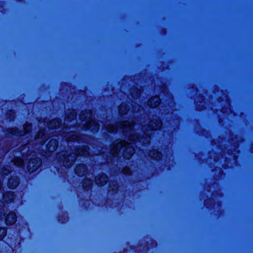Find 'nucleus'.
<instances>
[{
    "mask_svg": "<svg viewBox=\"0 0 253 253\" xmlns=\"http://www.w3.org/2000/svg\"><path fill=\"white\" fill-rule=\"evenodd\" d=\"M57 147V141L55 139H51L48 143L47 148L49 152L54 151Z\"/></svg>",
    "mask_w": 253,
    "mask_h": 253,
    "instance_id": "nucleus-9",
    "label": "nucleus"
},
{
    "mask_svg": "<svg viewBox=\"0 0 253 253\" xmlns=\"http://www.w3.org/2000/svg\"><path fill=\"white\" fill-rule=\"evenodd\" d=\"M139 108H140V107L139 106H138V109H137L138 111L140 110Z\"/></svg>",
    "mask_w": 253,
    "mask_h": 253,
    "instance_id": "nucleus-28",
    "label": "nucleus"
},
{
    "mask_svg": "<svg viewBox=\"0 0 253 253\" xmlns=\"http://www.w3.org/2000/svg\"><path fill=\"white\" fill-rule=\"evenodd\" d=\"M14 165L17 166H22L23 164V161L20 158H16L14 160Z\"/></svg>",
    "mask_w": 253,
    "mask_h": 253,
    "instance_id": "nucleus-22",
    "label": "nucleus"
},
{
    "mask_svg": "<svg viewBox=\"0 0 253 253\" xmlns=\"http://www.w3.org/2000/svg\"><path fill=\"white\" fill-rule=\"evenodd\" d=\"M123 151V155L126 159H129L134 154V150L130 143L126 141H115L111 149V153L114 157H116L118 153Z\"/></svg>",
    "mask_w": 253,
    "mask_h": 253,
    "instance_id": "nucleus-1",
    "label": "nucleus"
},
{
    "mask_svg": "<svg viewBox=\"0 0 253 253\" xmlns=\"http://www.w3.org/2000/svg\"><path fill=\"white\" fill-rule=\"evenodd\" d=\"M64 159L65 160V164H64V165L65 167H69L72 165V163L75 161V158L74 156H69L68 158L66 157Z\"/></svg>",
    "mask_w": 253,
    "mask_h": 253,
    "instance_id": "nucleus-18",
    "label": "nucleus"
},
{
    "mask_svg": "<svg viewBox=\"0 0 253 253\" xmlns=\"http://www.w3.org/2000/svg\"><path fill=\"white\" fill-rule=\"evenodd\" d=\"M43 137V139H45L46 137L44 135V132L43 131H40L38 134V135L37 136V138H39L40 137Z\"/></svg>",
    "mask_w": 253,
    "mask_h": 253,
    "instance_id": "nucleus-27",
    "label": "nucleus"
},
{
    "mask_svg": "<svg viewBox=\"0 0 253 253\" xmlns=\"http://www.w3.org/2000/svg\"><path fill=\"white\" fill-rule=\"evenodd\" d=\"M76 153L77 155L86 156L88 154V148L86 146H84L77 151Z\"/></svg>",
    "mask_w": 253,
    "mask_h": 253,
    "instance_id": "nucleus-16",
    "label": "nucleus"
},
{
    "mask_svg": "<svg viewBox=\"0 0 253 253\" xmlns=\"http://www.w3.org/2000/svg\"><path fill=\"white\" fill-rule=\"evenodd\" d=\"M76 117V113L74 111H72L71 112V115L69 116L66 119V121H69L71 120H73Z\"/></svg>",
    "mask_w": 253,
    "mask_h": 253,
    "instance_id": "nucleus-23",
    "label": "nucleus"
},
{
    "mask_svg": "<svg viewBox=\"0 0 253 253\" xmlns=\"http://www.w3.org/2000/svg\"><path fill=\"white\" fill-rule=\"evenodd\" d=\"M133 123L129 122H125L120 124L118 126H120V128L122 130L125 135L128 137V139L129 140L134 141L136 138H137V136H136V134L134 132V130L132 129V126Z\"/></svg>",
    "mask_w": 253,
    "mask_h": 253,
    "instance_id": "nucleus-3",
    "label": "nucleus"
},
{
    "mask_svg": "<svg viewBox=\"0 0 253 253\" xmlns=\"http://www.w3.org/2000/svg\"><path fill=\"white\" fill-rule=\"evenodd\" d=\"M41 165V161L39 159L31 160L29 163L27 168L30 171L36 170Z\"/></svg>",
    "mask_w": 253,
    "mask_h": 253,
    "instance_id": "nucleus-4",
    "label": "nucleus"
},
{
    "mask_svg": "<svg viewBox=\"0 0 253 253\" xmlns=\"http://www.w3.org/2000/svg\"><path fill=\"white\" fill-rule=\"evenodd\" d=\"M134 91L136 92V94H134L133 93V90H132L131 91V96L133 97V98H137V97H138L140 95V91L137 90V89H135L134 90Z\"/></svg>",
    "mask_w": 253,
    "mask_h": 253,
    "instance_id": "nucleus-26",
    "label": "nucleus"
},
{
    "mask_svg": "<svg viewBox=\"0 0 253 253\" xmlns=\"http://www.w3.org/2000/svg\"><path fill=\"white\" fill-rule=\"evenodd\" d=\"M18 181L16 178H10L8 182V186L12 189L15 188L18 185Z\"/></svg>",
    "mask_w": 253,
    "mask_h": 253,
    "instance_id": "nucleus-13",
    "label": "nucleus"
},
{
    "mask_svg": "<svg viewBox=\"0 0 253 253\" xmlns=\"http://www.w3.org/2000/svg\"><path fill=\"white\" fill-rule=\"evenodd\" d=\"M14 198V195L11 192L5 193L3 195V200L5 202H10Z\"/></svg>",
    "mask_w": 253,
    "mask_h": 253,
    "instance_id": "nucleus-14",
    "label": "nucleus"
},
{
    "mask_svg": "<svg viewBox=\"0 0 253 253\" xmlns=\"http://www.w3.org/2000/svg\"><path fill=\"white\" fill-rule=\"evenodd\" d=\"M6 235V230L5 228H0V240H2Z\"/></svg>",
    "mask_w": 253,
    "mask_h": 253,
    "instance_id": "nucleus-24",
    "label": "nucleus"
},
{
    "mask_svg": "<svg viewBox=\"0 0 253 253\" xmlns=\"http://www.w3.org/2000/svg\"><path fill=\"white\" fill-rule=\"evenodd\" d=\"M3 174H6V172H5V170H4V171H3Z\"/></svg>",
    "mask_w": 253,
    "mask_h": 253,
    "instance_id": "nucleus-29",
    "label": "nucleus"
},
{
    "mask_svg": "<svg viewBox=\"0 0 253 253\" xmlns=\"http://www.w3.org/2000/svg\"><path fill=\"white\" fill-rule=\"evenodd\" d=\"M128 111V105L126 103H123L119 107V112L120 114H126Z\"/></svg>",
    "mask_w": 253,
    "mask_h": 253,
    "instance_id": "nucleus-15",
    "label": "nucleus"
},
{
    "mask_svg": "<svg viewBox=\"0 0 253 253\" xmlns=\"http://www.w3.org/2000/svg\"><path fill=\"white\" fill-rule=\"evenodd\" d=\"M86 170V169L84 165H80L75 169L76 174L81 176L84 175Z\"/></svg>",
    "mask_w": 253,
    "mask_h": 253,
    "instance_id": "nucleus-10",
    "label": "nucleus"
},
{
    "mask_svg": "<svg viewBox=\"0 0 253 253\" xmlns=\"http://www.w3.org/2000/svg\"><path fill=\"white\" fill-rule=\"evenodd\" d=\"M108 180L107 176L105 174L99 175L96 177V183L99 186H102L105 184Z\"/></svg>",
    "mask_w": 253,
    "mask_h": 253,
    "instance_id": "nucleus-7",
    "label": "nucleus"
},
{
    "mask_svg": "<svg viewBox=\"0 0 253 253\" xmlns=\"http://www.w3.org/2000/svg\"><path fill=\"white\" fill-rule=\"evenodd\" d=\"M92 184V182L90 180H87L86 181H85L83 183V186L85 188H87L88 187H89L90 186H91Z\"/></svg>",
    "mask_w": 253,
    "mask_h": 253,
    "instance_id": "nucleus-25",
    "label": "nucleus"
},
{
    "mask_svg": "<svg viewBox=\"0 0 253 253\" xmlns=\"http://www.w3.org/2000/svg\"><path fill=\"white\" fill-rule=\"evenodd\" d=\"M60 122L59 120L58 119H54L53 120H51L49 123L48 124V127L49 128H54L60 125Z\"/></svg>",
    "mask_w": 253,
    "mask_h": 253,
    "instance_id": "nucleus-17",
    "label": "nucleus"
},
{
    "mask_svg": "<svg viewBox=\"0 0 253 253\" xmlns=\"http://www.w3.org/2000/svg\"><path fill=\"white\" fill-rule=\"evenodd\" d=\"M160 104V99L157 96H153L148 101V104L152 108H156Z\"/></svg>",
    "mask_w": 253,
    "mask_h": 253,
    "instance_id": "nucleus-6",
    "label": "nucleus"
},
{
    "mask_svg": "<svg viewBox=\"0 0 253 253\" xmlns=\"http://www.w3.org/2000/svg\"><path fill=\"white\" fill-rule=\"evenodd\" d=\"M92 114L90 111H85L84 112H82L80 116V120L83 121H88L91 118Z\"/></svg>",
    "mask_w": 253,
    "mask_h": 253,
    "instance_id": "nucleus-11",
    "label": "nucleus"
},
{
    "mask_svg": "<svg viewBox=\"0 0 253 253\" xmlns=\"http://www.w3.org/2000/svg\"><path fill=\"white\" fill-rule=\"evenodd\" d=\"M86 127L91 130L96 131L98 129L99 125L95 121L91 120L86 123Z\"/></svg>",
    "mask_w": 253,
    "mask_h": 253,
    "instance_id": "nucleus-8",
    "label": "nucleus"
},
{
    "mask_svg": "<svg viewBox=\"0 0 253 253\" xmlns=\"http://www.w3.org/2000/svg\"><path fill=\"white\" fill-rule=\"evenodd\" d=\"M31 126L29 124H27L26 125H25L24 126V133H26V132H28L29 130L31 129ZM14 132H12L13 133H14V134H17L18 135H22L24 134V133H22V132H18L17 133L16 132V130H14Z\"/></svg>",
    "mask_w": 253,
    "mask_h": 253,
    "instance_id": "nucleus-20",
    "label": "nucleus"
},
{
    "mask_svg": "<svg viewBox=\"0 0 253 253\" xmlns=\"http://www.w3.org/2000/svg\"><path fill=\"white\" fill-rule=\"evenodd\" d=\"M161 126L162 123L160 121L159 118L155 117V118H154L148 125L147 128H142V129H144L146 132H145L144 135L139 138V141L142 142L144 144L149 142L150 139V136L149 133H148L149 130L148 128L150 129H157L160 128Z\"/></svg>",
    "mask_w": 253,
    "mask_h": 253,
    "instance_id": "nucleus-2",
    "label": "nucleus"
},
{
    "mask_svg": "<svg viewBox=\"0 0 253 253\" xmlns=\"http://www.w3.org/2000/svg\"><path fill=\"white\" fill-rule=\"evenodd\" d=\"M16 221V216L15 213L10 212L6 216L5 222L7 225H12Z\"/></svg>",
    "mask_w": 253,
    "mask_h": 253,
    "instance_id": "nucleus-5",
    "label": "nucleus"
},
{
    "mask_svg": "<svg viewBox=\"0 0 253 253\" xmlns=\"http://www.w3.org/2000/svg\"><path fill=\"white\" fill-rule=\"evenodd\" d=\"M149 157H150L151 158L158 160L162 157V154L157 150H153L151 151L149 154Z\"/></svg>",
    "mask_w": 253,
    "mask_h": 253,
    "instance_id": "nucleus-12",
    "label": "nucleus"
},
{
    "mask_svg": "<svg viewBox=\"0 0 253 253\" xmlns=\"http://www.w3.org/2000/svg\"><path fill=\"white\" fill-rule=\"evenodd\" d=\"M68 141H74L77 140L79 141L80 140V136L78 135V134L74 133L72 134H70L68 136Z\"/></svg>",
    "mask_w": 253,
    "mask_h": 253,
    "instance_id": "nucleus-19",
    "label": "nucleus"
},
{
    "mask_svg": "<svg viewBox=\"0 0 253 253\" xmlns=\"http://www.w3.org/2000/svg\"><path fill=\"white\" fill-rule=\"evenodd\" d=\"M106 128L108 131L110 132L116 131L118 129V128H117L116 126H114V125H107Z\"/></svg>",
    "mask_w": 253,
    "mask_h": 253,
    "instance_id": "nucleus-21",
    "label": "nucleus"
}]
</instances>
